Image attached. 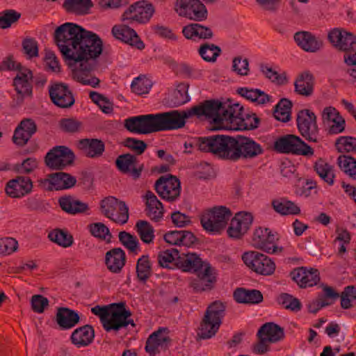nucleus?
Listing matches in <instances>:
<instances>
[{
    "instance_id": "nucleus-38",
    "label": "nucleus",
    "mask_w": 356,
    "mask_h": 356,
    "mask_svg": "<svg viewBox=\"0 0 356 356\" xmlns=\"http://www.w3.org/2000/svg\"><path fill=\"white\" fill-rule=\"evenodd\" d=\"M95 337V331L90 325H86L74 330L71 335L72 343L76 346L84 347L90 344Z\"/></svg>"
},
{
    "instance_id": "nucleus-12",
    "label": "nucleus",
    "mask_w": 356,
    "mask_h": 356,
    "mask_svg": "<svg viewBox=\"0 0 356 356\" xmlns=\"http://www.w3.org/2000/svg\"><path fill=\"white\" fill-rule=\"evenodd\" d=\"M102 213L113 221L124 225L129 220V208L126 203L109 196L100 202Z\"/></svg>"
},
{
    "instance_id": "nucleus-8",
    "label": "nucleus",
    "mask_w": 356,
    "mask_h": 356,
    "mask_svg": "<svg viewBox=\"0 0 356 356\" xmlns=\"http://www.w3.org/2000/svg\"><path fill=\"white\" fill-rule=\"evenodd\" d=\"M274 149L279 153L311 157L314 150L299 136L287 134L278 138L274 143Z\"/></svg>"
},
{
    "instance_id": "nucleus-33",
    "label": "nucleus",
    "mask_w": 356,
    "mask_h": 356,
    "mask_svg": "<svg viewBox=\"0 0 356 356\" xmlns=\"http://www.w3.org/2000/svg\"><path fill=\"white\" fill-rule=\"evenodd\" d=\"M125 262V252L120 248H113L106 253L105 264L111 273H119L124 266Z\"/></svg>"
},
{
    "instance_id": "nucleus-32",
    "label": "nucleus",
    "mask_w": 356,
    "mask_h": 356,
    "mask_svg": "<svg viewBox=\"0 0 356 356\" xmlns=\"http://www.w3.org/2000/svg\"><path fill=\"white\" fill-rule=\"evenodd\" d=\"M146 204V214L152 220L158 222L163 217L164 209L163 204L154 193L147 191L144 196Z\"/></svg>"
},
{
    "instance_id": "nucleus-48",
    "label": "nucleus",
    "mask_w": 356,
    "mask_h": 356,
    "mask_svg": "<svg viewBox=\"0 0 356 356\" xmlns=\"http://www.w3.org/2000/svg\"><path fill=\"white\" fill-rule=\"evenodd\" d=\"M184 152L192 154L195 149L209 152V136L193 138L185 142Z\"/></svg>"
},
{
    "instance_id": "nucleus-6",
    "label": "nucleus",
    "mask_w": 356,
    "mask_h": 356,
    "mask_svg": "<svg viewBox=\"0 0 356 356\" xmlns=\"http://www.w3.org/2000/svg\"><path fill=\"white\" fill-rule=\"evenodd\" d=\"M209 152H211L220 159L233 162L238 161V135L229 136L215 135L209 136Z\"/></svg>"
},
{
    "instance_id": "nucleus-15",
    "label": "nucleus",
    "mask_w": 356,
    "mask_h": 356,
    "mask_svg": "<svg viewBox=\"0 0 356 356\" xmlns=\"http://www.w3.org/2000/svg\"><path fill=\"white\" fill-rule=\"evenodd\" d=\"M175 9L179 16L191 20L203 21L207 17V10L200 0H176Z\"/></svg>"
},
{
    "instance_id": "nucleus-30",
    "label": "nucleus",
    "mask_w": 356,
    "mask_h": 356,
    "mask_svg": "<svg viewBox=\"0 0 356 356\" xmlns=\"http://www.w3.org/2000/svg\"><path fill=\"white\" fill-rule=\"evenodd\" d=\"M46 181H48L49 184V190L59 191L73 187L76 182V179L68 173L58 172L49 175Z\"/></svg>"
},
{
    "instance_id": "nucleus-43",
    "label": "nucleus",
    "mask_w": 356,
    "mask_h": 356,
    "mask_svg": "<svg viewBox=\"0 0 356 356\" xmlns=\"http://www.w3.org/2000/svg\"><path fill=\"white\" fill-rule=\"evenodd\" d=\"M237 92L241 97L257 104H265L271 100L270 96L259 89L243 87L239 88Z\"/></svg>"
},
{
    "instance_id": "nucleus-39",
    "label": "nucleus",
    "mask_w": 356,
    "mask_h": 356,
    "mask_svg": "<svg viewBox=\"0 0 356 356\" xmlns=\"http://www.w3.org/2000/svg\"><path fill=\"white\" fill-rule=\"evenodd\" d=\"M257 336H262L271 343H277L284 337V329L273 322L266 323L259 329Z\"/></svg>"
},
{
    "instance_id": "nucleus-53",
    "label": "nucleus",
    "mask_w": 356,
    "mask_h": 356,
    "mask_svg": "<svg viewBox=\"0 0 356 356\" xmlns=\"http://www.w3.org/2000/svg\"><path fill=\"white\" fill-rule=\"evenodd\" d=\"M119 240L120 243L129 251L130 253L137 254L140 251L138 239L125 231L119 233Z\"/></svg>"
},
{
    "instance_id": "nucleus-45",
    "label": "nucleus",
    "mask_w": 356,
    "mask_h": 356,
    "mask_svg": "<svg viewBox=\"0 0 356 356\" xmlns=\"http://www.w3.org/2000/svg\"><path fill=\"white\" fill-rule=\"evenodd\" d=\"M92 6L90 0H65L63 3L65 9L76 15H85Z\"/></svg>"
},
{
    "instance_id": "nucleus-44",
    "label": "nucleus",
    "mask_w": 356,
    "mask_h": 356,
    "mask_svg": "<svg viewBox=\"0 0 356 356\" xmlns=\"http://www.w3.org/2000/svg\"><path fill=\"white\" fill-rule=\"evenodd\" d=\"M137 278L141 282H145L152 274V264L147 254L142 255L136 262Z\"/></svg>"
},
{
    "instance_id": "nucleus-56",
    "label": "nucleus",
    "mask_w": 356,
    "mask_h": 356,
    "mask_svg": "<svg viewBox=\"0 0 356 356\" xmlns=\"http://www.w3.org/2000/svg\"><path fill=\"white\" fill-rule=\"evenodd\" d=\"M21 17V13L13 9H7L0 13V28L6 29L10 28L13 24L17 22Z\"/></svg>"
},
{
    "instance_id": "nucleus-41",
    "label": "nucleus",
    "mask_w": 356,
    "mask_h": 356,
    "mask_svg": "<svg viewBox=\"0 0 356 356\" xmlns=\"http://www.w3.org/2000/svg\"><path fill=\"white\" fill-rule=\"evenodd\" d=\"M234 298L237 302L244 304H258L263 301L262 293L256 289H237Z\"/></svg>"
},
{
    "instance_id": "nucleus-7",
    "label": "nucleus",
    "mask_w": 356,
    "mask_h": 356,
    "mask_svg": "<svg viewBox=\"0 0 356 356\" xmlns=\"http://www.w3.org/2000/svg\"><path fill=\"white\" fill-rule=\"evenodd\" d=\"M225 306L215 301L207 307L199 327L198 336L202 339H210L218 331L225 316Z\"/></svg>"
},
{
    "instance_id": "nucleus-64",
    "label": "nucleus",
    "mask_w": 356,
    "mask_h": 356,
    "mask_svg": "<svg viewBox=\"0 0 356 356\" xmlns=\"http://www.w3.org/2000/svg\"><path fill=\"white\" fill-rule=\"evenodd\" d=\"M232 70L240 76H246L249 72V62L241 56L235 57L232 61Z\"/></svg>"
},
{
    "instance_id": "nucleus-26",
    "label": "nucleus",
    "mask_w": 356,
    "mask_h": 356,
    "mask_svg": "<svg viewBox=\"0 0 356 356\" xmlns=\"http://www.w3.org/2000/svg\"><path fill=\"white\" fill-rule=\"evenodd\" d=\"M298 47L307 52L315 53L323 47V41L309 31H298L293 35Z\"/></svg>"
},
{
    "instance_id": "nucleus-16",
    "label": "nucleus",
    "mask_w": 356,
    "mask_h": 356,
    "mask_svg": "<svg viewBox=\"0 0 356 356\" xmlns=\"http://www.w3.org/2000/svg\"><path fill=\"white\" fill-rule=\"evenodd\" d=\"M154 9L151 3L145 1H138L130 6L123 13L122 20L124 23L133 22L146 23L152 17Z\"/></svg>"
},
{
    "instance_id": "nucleus-28",
    "label": "nucleus",
    "mask_w": 356,
    "mask_h": 356,
    "mask_svg": "<svg viewBox=\"0 0 356 356\" xmlns=\"http://www.w3.org/2000/svg\"><path fill=\"white\" fill-rule=\"evenodd\" d=\"M238 161L255 158L264 152L261 145L252 138L238 135Z\"/></svg>"
},
{
    "instance_id": "nucleus-29",
    "label": "nucleus",
    "mask_w": 356,
    "mask_h": 356,
    "mask_svg": "<svg viewBox=\"0 0 356 356\" xmlns=\"http://www.w3.org/2000/svg\"><path fill=\"white\" fill-rule=\"evenodd\" d=\"M76 147L89 158L99 157L103 154L105 150L104 142L97 138L81 139L78 140Z\"/></svg>"
},
{
    "instance_id": "nucleus-10",
    "label": "nucleus",
    "mask_w": 356,
    "mask_h": 356,
    "mask_svg": "<svg viewBox=\"0 0 356 356\" xmlns=\"http://www.w3.org/2000/svg\"><path fill=\"white\" fill-rule=\"evenodd\" d=\"M244 264L258 275L268 276L274 273L275 264L267 255L257 251L245 252L242 256Z\"/></svg>"
},
{
    "instance_id": "nucleus-11",
    "label": "nucleus",
    "mask_w": 356,
    "mask_h": 356,
    "mask_svg": "<svg viewBox=\"0 0 356 356\" xmlns=\"http://www.w3.org/2000/svg\"><path fill=\"white\" fill-rule=\"evenodd\" d=\"M297 127L300 135L310 143L319 141V129L316 115L309 109L300 111L297 114Z\"/></svg>"
},
{
    "instance_id": "nucleus-1",
    "label": "nucleus",
    "mask_w": 356,
    "mask_h": 356,
    "mask_svg": "<svg viewBox=\"0 0 356 356\" xmlns=\"http://www.w3.org/2000/svg\"><path fill=\"white\" fill-rule=\"evenodd\" d=\"M54 40L65 60L81 62L73 72L74 79L83 85L97 87L100 81L90 74L92 66L88 60L102 54L103 44L99 35L76 24L66 22L56 28Z\"/></svg>"
},
{
    "instance_id": "nucleus-4",
    "label": "nucleus",
    "mask_w": 356,
    "mask_h": 356,
    "mask_svg": "<svg viewBox=\"0 0 356 356\" xmlns=\"http://www.w3.org/2000/svg\"><path fill=\"white\" fill-rule=\"evenodd\" d=\"M211 100H207L187 111L172 110L153 114L154 132L180 129L185 125L186 119L193 115L198 118L204 116L211 120Z\"/></svg>"
},
{
    "instance_id": "nucleus-58",
    "label": "nucleus",
    "mask_w": 356,
    "mask_h": 356,
    "mask_svg": "<svg viewBox=\"0 0 356 356\" xmlns=\"http://www.w3.org/2000/svg\"><path fill=\"white\" fill-rule=\"evenodd\" d=\"M277 302L284 308L293 312L300 311L302 307V305L298 298L286 293H281L277 297Z\"/></svg>"
},
{
    "instance_id": "nucleus-52",
    "label": "nucleus",
    "mask_w": 356,
    "mask_h": 356,
    "mask_svg": "<svg viewBox=\"0 0 356 356\" xmlns=\"http://www.w3.org/2000/svg\"><path fill=\"white\" fill-rule=\"evenodd\" d=\"M189 86L186 83H181L174 91L170 102L173 106H181L190 100L188 94Z\"/></svg>"
},
{
    "instance_id": "nucleus-3",
    "label": "nucleus",
    "mask_w": 356,
    "mask_h": 356,
    "mask_svg": "<svg viewBox=\"0 0 356 356\" xmlns=\"http://www.w3.org/2000/svg\"><path fill=\"white\" fill-rule=\"evenodd\" d=\"M177 268L183 272L197 273L198 279L191 283V287L196 292L211 289L216 282L214 268L196 253L180 254Z\"/></svg>"
},
{
    "instance_id": "nucleus-59",
    "label": "nucleus",
    "mask_w": 356,
    "mask_h": 356,
    "mask_svg": "<svg viewBox=\"0 0 356 356\" xmlns=\"http://www.w3.org/2000/svg\"><path fill=\"white\" fill-rule=\"evenodd\" d=\"M337 149L340 152H355L356 138L352 136H340L335 143Z\"/></svg>"
},
{
    "instance_id": "nucleus-62",
    "label": "nucleus",
    "mask_w": 356,
    "mask_h": 356,
    "mask_svg": "<svg viewBox=\"0 0 356 356\" xmlns=\"http://www.w3.org/2000/svg\"><path fill=\"white\" fill-rule=\"evenodd\" d=\"M22 52L27 58L31 59L38 56V44L35 39L26 37L22 42Z\"/></svg>"
},
{
    "instance_id": "nucleus-36",
    "label": "nucleus",
    "mask_w": 356,
    "mask_h": 356,
    "mask_svg": "<svg viewBox=\"0 0 356 356\" xmlns=\"http://www.w3.org/2000/svg\"><path fill=\"white\" fill-rule=\"evenodd\" d=\"M58 202L60 208L70 214L84 213H87L89 210L87 203L81 202L70 195L60 197Z\"/></svg>"
},
{
    "instance_id": "nucleus-17",
    "label": "nucleus",
    "mask_w": 356,
    "mask_h": 356,
    "mask_svg": "<svg viewBox=\"0 0 356 356\" xmlns=\"http://www.w3.org/2000/svg\"><path fill=\"white\" fill-rule=\"evenodd\" d=\"M170 343L168 330L165 327H160L152 332L147 339L145 350L150 356H159L165 352Z\"/></svg>"
},
{
    "instance_id": "nucleus-51",
    "label": "nucleus",
    "mask_w": 356,
    "mask_h": 356,
    "mask_svg": "<svg viewBox=\"0 0 356 356\" xmlns=\"http://www.w3.org/2000/svg\"><path fill=\"white\" fill-rule=\"evenodd\" d=\"M292 104L287 99H282L276 105L274 111L275 118L281 122H286L291 118V110Z\"/></svg>"
},
{
    "instance_id": "nucleus-14",
    "label": "nucleus",
    "mask_w": 356,
    "mask_h": 356,
    "mask_svg": "<svg viewBox=\"0 0 356 356\" xmlns=\"http://www.w3.org/2000/svg\"><path fill=\"white\" fill-rule=\"evenodd\" d=\"M154 189L163 200L175 202L180 195V181L172 175L161 176L156 181Z\"/></svg>"
},
{
    "instance_id": "nucleus-5",
    "label": "nucleus",
    "mask_w": 356,
    "mask_h": 356,
    "mask_svg": "<svg viewBox=\"0 0 356 356\" xmlns=\"http://www.w3.org/2000/svg\"><path fill=\"white\" fill-rule=\"evenodd\" d=\"M91 312L99 317L106 332L118 331L129 324L135 326L134 321L129 318L131 316V312L126 309L124 302L113 303L106 306L97 305L91 309Z\"/></svg>"
},
{
    "instance_id": "nucleus-46",
    "label": "nucleus",
    "mask_w": 356,
    "mask_h": 356,
    "mask_svg": "<svg viewBox=\"0 0 356 356\" xmlns=\"http://www.w3.org/2000/svg\"><path fill=\"white\" fill-rule=\"evenodd\" d=\"M48 238L50 241L63 248L70 247L74 243L72 236L67 231L60 229H55L50 232L48 234Z\"/></svg>"
},
{
    "instance_id": "nucleus-54",
    "label": "nucleus",
    "mask_w": 356,
    "mask_h": 356,
    "mask_svg": "<svg viewBox=\"0 0 356 356\" xmlns=\"http://www.w3.org/2000/svg\"><path fill=\"white\" fill-rule=\"evenodd\" d=\"M152 86V81L145 76H139L135 78L131 84V91L137 95L147 94Z\"/></svg>"
},
{
    "instance_id": "nucleus-49",
    "label": "nucleus",
    "mask_w": 356,
    "mask_h": 356,
    "mask_svg": "<svg viewBox=\"0 0 356 356\" xmlns=\"http://www.w3.org/2000/svg\"><path fill=\"white\" fill-rule=\"evenodd\" d=\"M179 252L177 249L172 248L159 252L158 254V262L163 268H171L170 264L173 262L177 266Z\"/></svg>"
},
{
    "instance_id": "nucleus-63",
    "label": "nucleus",
    "mask_w": 356,
    "mask_h": 356,
    "mask_svg": "<svg viewBox=\"0 0 356 356\" xmlns=\"http://www.w3.org/2000/svg\"><path fill=\"white\" fill-rule=\"evenodd\" d=\"M340 297L341 307L345 309L350 308L352 300H356V286L353 285L346 286Z\"/></svg>"
},
{
    "instance_id": "nucleus-21",
    "label": "nucleus",
    "mask_w": 356,
    "mask_h": 356,
    "mask_svg": "<svg viewBox=\"0 0 356 356\" xmlns=\"http://www.w3.org/2000/svg\"><path fill=\"white\" fill-rule=\"evenodd\" d=\"M124 127L131 133L148 134L154 132L153 114L133 116L124 120Z\"/></svg>"
},
{
    "instance_id": "nucleus-2",
    "label": "nucleus",
    "mask_w": 356,
    "mask_h": 356,
    "mask_svg": "<svg viewBox=\"0 0 356 356\" xmlns=\"http://www.w3.org/2000/svg\"><path fill=\"white\" fill-rule=\"evenodd\" d=\"M211 121L219 129L252 130L259 126V119L256 114L247 115L243 118V107L238 103L231 100L225 102L211 100Z\"/></svg>"
},
{
    "instance_id": "nucleus-47",
    "label": "nucleus",
    "mask_w": 356,
    "mask_h": 356,
    "mask_svg": "<svg viewBox=\"0 0 356 356\" xmlns=\"http://www.w3.org/2000/svg\"><path fill=\"white\" fill-rule=\"evenodd\" d=\"M136 229L142 241L149 244L154 239V229L150 223L146 220H138L136 224Z\"/></svg>"
},
{
    "instance_id": "nucleus-57",
    "label": "nucleus",
    "mask_w": 356,
    "mask_h": 356,
    "mask_svg": "<svg viewBox=\"0 0 356 356\" xmlns=\"http://www.w3.org/2000/svg\"><path fill=\"white\" fill-rule=\"evenodd\" d=\"M220 52V48L213 44H204L199 49L200 55L207 62H215Z\"/></svg>"
},
{
    "instance_id": "nucleus-61",
    "label": "nucleus",
    "mask_w": 356,
    "mask_h": 356,
    "mask_svg": "<svg viewBox=\"0 0 356 356\" xmlns=\"http://www.w3.org/2000/svg\"><path fill=\"white\" fill-rule=\"evenodd\" d=\"M89 230L91 234L104 241H110L111 234L109 229L102 222L92 223L89 225Z\"/></svg>"
},
{
    "instance_id": "nucleus-18",
    "label": "nucleus",
    "mask_w": 356,
    "mask_h": 356,
    "mask_svg": "<svg viewBox=\"0 0 356 356\" xmlns=\"http://www.w3.org/2000/svg\"><path fill=\"white\" fill-rule=\"evenodd\" d=\"M253 222L251 213L246 211L237 212L232 218L227 233L229 237L239 239L244 236L250 228Z\"/></svg>"
},
{
    "instance_id": "nucleus-50",
    "label": "nucleus",
    "mask_w": 356,
    "mask_h": 356,
    "mask_svg": "<svg viewBox=\"0 0 356 356\" xmlns=\"http://www.w3.org/2000/svg\"><path fill=\"white\" fill-rule=\"evenodd\" d=\"M337 163L344 173L356 180V159L355 158L341 155L337 159Z\"/></svg>"
},
{
    "instance_id": "nucleus-35",
    "label": "nucleus",
    "mask_w": 356,
    "mask_h": 356,
    "mask_svg": "<svg viewBox=\"0 0 356 356\" xmlns=\"http://www.w3.org/2000/svg\"><path fill=\"white\" fill-rule=\"evenodd\" d=\"M184 36L191 40L211 39L213 34L209 27L197 23H191L184 26L182 29Z\"/></svg>"
},
{
    "instance_id": "nucleus-27",
    "label": "nucleus",
    "mask_w": 356,
    "mask_h": 356,
    "mask_svg": "<svg viewBox=\"0 0 356 356\" xmlns=\"http://www.w3.org/2000/svg\"><path fill=\"white\" fill-rule=\"evenodd\" d=\"M128 24H124L114 26L112 29L113 36L118 40L136 47L138 49H143L145 44L140 40L136 32L133 29L129 27Z\"/></svg>"
},
{
    "instance_id": "nucleus-31",
    "label": "nucleus",
    "mask_w": 356,
    "mask_h": 356,
    "mask_svg": "<svg viewBox=\"0 0 356 356\" xmlns=\"http://www.w3.org/2000/svg\"><path fill=\"white\" fill-rule=\"evenodd\" d=\"M321 117L324 123L333 122V124L330 127L329 131L330 134H337L345 129V120L334 107H325L322 111Z\"/></svg>"
},
{
    "instance_id": "nucleus-40",
    "label": "nucleus",
    "mask_w": 356,
    "mask_h": 356,
    "mask_svg": "<svg viewBox=\"0 0 356 356\" xmlns=\"http://www.w3.org/2000/svg\"><path fill=\"white\" fill-rule=\"evenodd\" d=\"M314 76L309 72L300 74L294 83L295 92L298 95L309 97L314 92Z\"/></svg>"
},
{
    "instance_id": "nucleus-22",
    "label": "nucleus",
    "mask_w": 356,
    "mask_h": 356,
    "mask_svg": "<svg viewBox=\"0 0 356 356\" xmlns=\"http://www.w3.org/2000/svg\"><path fill=\"white\" fill-rule=\"evenodd\" d=\"M118 169L123 174L129 175L134 179L140 177L143 165L139 164L136 156L131 154L120 155L115 160Z\"/></svg>"
},
{
    "instance_id": "nucleus-24",
    "label": "nucleus",
    "mask_w": 356,
    "mask_h": 356,
    "mask_svg": "<svg viewBox=\"0 0 356 356\" xmlns=\"http://www.w3.org/2000/svg\"><path fill=\"white\" fill-rule=\"evenodd\" d=\"M33 183L29 177L18 176L10 180L6 186V194L13 198H20L30 193Z\"/></svg>"
},
{
    "instance_id": "nucleus-20",
    "label": "nucleus",
    "mask_w": 356,
    "mask_h": 356,
    "mask_svg": "<svg viewBox=\"0 0 356 356\" xmlns=\"http://www.w3.org/2000/svg\"><path fill=\"white\" fill-rule=\"evenodd\" d=\"M49 93L52 102L59 108H70L75 102L72 91L65 83H52L49 88Z\"/></svg>"
},
{
    "instance_id": "nucleus-19",
    "label": "nucleus",
    "mask_w": 356,
    "mask_h": 356,
    "mask_svg": "<svg viewBox=\"0 0 356 356\" xmlns=\"http://www.w3.org/2000/svg\"><path fill=\"white\" fill-rule=\"evenodd\" d=\"M327 39L333 47L342 51L356 48V35L343 29H331L328 32Z\"/></svg>"
},
{
    "instance_id": "nucleus-9",
    "label": "nucleus",
    "mask_w": 356,
    "mask_h": 356,
    "mask_svg": "<svg viewBox=\"0 0 356 356\" xmlns=\"http://www.w3.org/2000/svg\"><path fill=\"white\" fill-rule=\"evenodd\" d=\"M231 216L229 209L224 206L215 207L202 213L200 222L207 232L216 234L226 227Z\"/></svg>"
},
{
    "instance_id": "nucleus-23",
    "label": "nucleus",
    "mask_w": 356,
    "mask_h": 356,
    "mask_svg": "<svg viewBox=\"0 0 356 356\" xmlns=\"http://www.w3.org/2000/svg\"><path fill=\"white\" fill-rule=\"evenodd\" d=\"M275 239V235L269 229L259 227L254 231L252 245L267 253H274L277 249Z\"/></svg>"
},
{
    "instance_id": "nucleus-42",
    "label": "nucleus",
    "mask_w": 356,
    "mask_h": 356,
    "mask_svg": "<svg viewBox=\"0 0 356 356\" xmlns=\"http://www.w3.org/2000/svg\"><path fill=\"white\" fill-rule=\"evenodd\" d=\"M314 169L321 179L328 186L334 185L335 173L332 165L323 159H319L314 163Z\"/></svg>"
},
{
    "instance_id": "nucleus-13",
    "label": "nucleus",
    "mask_w": 356,
    "mask_h": 356,
    "mask_svg": "<svg viewBox=\"0 0 356 356\" xmlns=\"http://www.w3.org/2000/svg\"><path fill=\"white\" fill-rule=\"evenodd\" d=\"M75 159L73 151L67 146L54 147L46 154V165L50 168L62 170L71 165Z\"/></svg>"
},
{
    "instance_id": "nucleus-37",
    "label": "nucleus",
    "mask_w": 356,
    "mask_h": 356,
    "mask_svg": "<svg viewBox=\"0 0 356 356\" xmlns=\"http://www.w3.org/2000/svg\"><path fill=\"white\" fill-rule=\"evenodd\" d=\"M273 210L280 216H297L301 212L300 207L294 202L285 197L276 198L272 200Z\"/></svg>"
},
{
    "instance_id": "nucleus-60",
    "label": "nucleus",
    "mask_w": 356,
    "mask_h": 356,
    "mask_svg": "<svg viewBox=\"0 0 356 356\" xmlns=\"http://www.w3.org/2000/svg\"><path fill=\"white\" fill-rule=\"evenodd\" d=\"M261 71L267 79L276 84L283 85L287 82L285 72L280 74L276 70L265 65H261Z\"/></svg>"
},
{
    "instance_id": "nucleus-34",
    "label": "nucleus",
    "mask_w": 356,
    "mask_h": 356,
    "mask_svg": "<svg viewBox=\"0 0 356 356\" xmlns=\"http://www.w3.org/2000/svg\"><path fill=\"white\" fill-rule=\"evenodd\" d=\"M56 323L63 330L74 327L79 322L80 318L78 312L67 307L58 309L56 316Z\"/></svg>"
},
{
    "instance_id": "nucleus-55",
    "label": "nucleus",
    "mask_w": 356,
    "mask_h": 356,
    "mask_svg": "<svg viewBox=\"0 0 356 356\" xmlns=\"http://www.w3.org/2000/svg\"><path fill=\"white\" fill-rule=\"evenodd\" d=\"M58 125L63 132L70 134L79 133L83 129L82 122L73 118L60 119Z\"/></svg>"
},
{
    "instance_id": "nucleus-25",
    "label": "nucleus",
    "mask_w": 356,
    "mask_h": 356,
    "mask_svg": "<svg viewBox=\"0 0 356 356\" xmlns=\"http://www.w3.org/2000/svg\"><path fill=\"white\" fill-rule=\"evenodd\" d=\"M291 276L301 288L312 287L320 281L319 272L314 268H298L291 273Z\"/></svg>"
}]
</instances>
